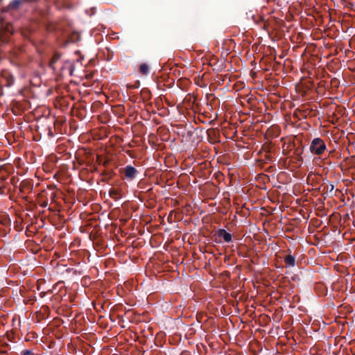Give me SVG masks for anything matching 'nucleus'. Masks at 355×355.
<instances>
[{
  "label": "nucleus",
  "instance_id": "nucleus-1",
  "mask_svg": "<svg viewBox=\"0 0 355 355\" xmlns=\"http://www.w3.org/2000/svg\"><path fill=\"white\" fill-rule=\"evenodd\" d=\"M326 150V145L320 138H315L311 143L310 151L317 155H322Z\"/></svg>",
  "mask_w": 355,
  "mask_h": 355
},
{
  "label": "nucleus",
  "instance_id": "nucleus-2",
  "mask_svg": "<svg viewBox=\"0 0 355 355\" xmlns=\"http://www.w3.org/2000/svg\"><path fill=\"white\" fill-rule=\"evenodd\" d=\"M125 176L127 179L132 180H133L137 174V170L132 166H127L124 168Z\"/></svg>",
  "mask_w": 355,
  "mask_h": 355
},
{
  "label": "nucleus",
  "instance_id": "nucleus-3",
  "mask_svg": "<svg viewBox=\"0 0 355 355\" xmlns=\"http://www.w3.org/2000/svg\"><path fill=\"white\" fill-rule=\"evenodd\" d=\"M218 237L225 242H230L232 240V235L225 230H220L218 233Z\"/></svg>",
  "mask_w": 355,
  "mask_h": 355
},
{
  "label": "nucleus",
  "instance_id": "nucleus-4",
  "mask_svg": "<svg viewBox=\"0 0 355 355\" xmlns=\"http://www.w3.org/2000/svg\"><path fill=\"white\" fill-rule=\"evenodd\" d=\"M286 265L293 266L295 265V257L291 255H287L284 259Z\"/></svg>",
  "mask_w": 355,
  "mask_h": 355
},
{
  "label": "nucleus",
  "instance_id": "nucleus-5",
  "mask_svg": "<svg viewBox=\"0 0 355 355\" xmlns=\"http://www.w3.org/2000/svg\"><path fill=\"white\" fill-rule=\"evenodd\" d=\"M149 67L146 64H141L139 66V72L143 75H146L148 73Z\"/></svg>",
  "mask_w": 355,
  "mask_h": 355
},
{
  "label": "nucleus",
  "instance_id": "nucleus-6",
  "mask_svg": "<svg viewBox=\"0 0 355 355\" xmlns=\"http://www.w3.org/2000/svg\"><path fill=\"white\" fill-rule=\"evenodd\" d=\"M20 3V1L19 0H14L10 5V7L12 8H16L17 6H18Z\"/></svg>",
  "mask_w": 355,
  "mask_h": 355
},
{
  "label": "nucleus",
  "instance_id": "nucleus-7",
  "mask_svg": "<svg viewBox=\"0 0 355 355\" xmlns=\"http://www.w3.org/2000/svg\"><path fill=\"white\" fill-rule=\"evenodd\" d=\"M32 354V352L30 350H25L22 352V355H30Z\"/></svg>",
  "mask_w": 355,
  "mask_h": 355
},
{
  "label": "nucleus",
  "instance_id": "nucleus-8",
  "mask_svg": "<svg viewBox=\"0 0 355 355\" xmlns=\"http://www.w3.org/2000/svg\"><path fill=\"white\" fill-rule=\"evenodd\" d=\"M58 59V58H57L56 56H54L52 59L51 64H53Z\"/></svg>",
  "mask_w": 355,
  "mask_h": 355
}]
</instances>
